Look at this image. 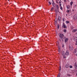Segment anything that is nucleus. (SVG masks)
I'll use <instances>...</instances> for the list:
<instances>
[{"mask_svg":"<svg viewBox=\"0 0 77 77\" xmlns=\"http://www.w3.org/2000/svg\"><path fill=\"white\" fill-rule=\"evenodd\" d=\"M69 49L70 51H72L73 50V47L71 45H69Z\"/></svg>","mask_w":77,"mask_h":77,"instance_id":"obj_1","label":"nucleus"},{"mask_svg":"<svg viewBox=\"0 0 77 77\" xmlns=\"http://www.w3.org/2000/svg\"><path fill=\"white\" fill-rule=\"evenodd\" d=\"M65 54L66 56H68V55H69V51L66 50V52L65 53Z\"/></svg>","mask_w":77,"mask_h":77,"instance_id":"obj_2","label":"nucleus"},{"mask_svg":"<svg viewBox=\"0 0 77 77\" xmlns=\"http://www.w3.org/2000/svg\"><path fill=\"white\" fill-rule=\"evenodd\" d=\"M59 35L60 38H62L63 37V38H64V37H63L64 36V35H63V34H61L60 33H59Z\"/></svg>","mask_w":77,"mask_h":77,"instance_id":"obj_3","label":"nucleus"},{"mask_svg":"<svg viewBox=\"0 0 77 77\" xmlns=\"http://www.w3.org/2000/svg\"><path fill=\"white\" fill-rule=\"evenodd\" d=\"M64 38L65 42L66 43V42L68 41V38H66L65 37H64Z\"/></svg>","mask_w":77,"mask_h":77,"instance_id":"obj_4","label":"nucleus"},{"mask_svg":"<svg viewBox=\"0 0 77 77\" xmlns=\"http://www.w3.org/2000/svg\"><path fill=\"white\" fill-rule=\"evenodd\" d=\"M59 40L60 41V42H63V37H61V38H60V39H59Z\"/></svg>","mask_w":77,"mask_h":77,"instance_id":"obj_5","label":"nucleus"},{"mask_svg":"<svg viewBox=\"0 0 77 77\" xmlns=\"http://www.w3.org/2000/svg\"><path fill=\"white\" fill-rule=\"evenodd\" d=\"M63 27L64 29H66V26L65 25V24L64 23H63Z\"/></svg>","mask_w":77,"mask_h":77,"instance_id":"obj_6","label":"nucleus"},{"mask_svg":"<svg viewBox=\"0 0 77 77\" xmlns=\"http://www.w3.org/2000/svg\"><path fill=\"white\" fill-rule=\"evenodd\" d=\"M69 64H67L66 65L65 67L66 68H69Z\"/></svg>","mask_w":77,"mask_h":77,"instance_id":"obj_7","label":"nucleus"},{"mask_svg":"<svg viewBox=\"0 0 77 77\" xmlns=\"http://www.w3.org/2000/svg\"><path fill=\"white\" fill-rule=\"evenodd\" d=\"M55 20H55V25L56 26L57 24V18H55Z\"/></svg>","mask_w":77,"mask_h":77,"instance_id":"obj_8","label":"nucleus"},{"mask_svg":"<svg viewBox=\"0 0 77 77\" xmlns=\"http://www.w3.org/2000/svg\"><path fill=\"white\" fill-rule=\"evenodd\" d=\"M52 5L54 7L55 6V5L54 4V2H53V0H52Z\"/></svg>","mask_w":77,"mask_h":77,"instance_id":"obj_9","label":"nucleus"},{"mask_svg":"<svg viewBox=\"0 0 77 77\" xmlns=\"http://www.w3.org/2000/svg\"><path fill=\"white\" fill-rule=\"evenodd\" d=\"M74 18L75 20H77V16H74Z\"/></svg>","mask_w":77,"mask_h":77,"instance_id":"obj_10","label":"nucleus"},{"mask_svg":"<svg viewBox=\"0 0 77 77\" xmlns=\"http://www.w3.org/2000/svg\"><path fill=\"white\" fill-rule=\"evenodd\" d=\"M77 31V29H74L72 31V32H75Z\"/></svg>","mask_w":77,"mask_h":77,"instance_id":"obj_11","label":"nucleus"},{"mask_svg":"<svg viewBox=\"0 0 77 77\" xmlns=\"http://www.w3.org/2000/svg\"><path fill=\"white\" fill-rule=\"evenodd\" d=\"M64 51H62V54L63 56H64Z\"/></svg>","mask_w":77,"mask_h":77,"instance_id":"obj_12","label":"nucleus"},{"mask_svg":"<svg viewBox=\"0 0 77 77\" xmlns=\"http://www.w3.org/2000/svg\"><path fill=\"white\" fill-rule=\"evenodd\" d=\"M70 7V6H69V5H68L67 6V9H69Z\"/></svg>","mask_w":77,"mask_h":77,"instance_id":"obj_13","label":"nucleus"},{"mask_svg":"<svg viewBox=\"0 0 77 77\" xmlns=\"http://www.w3.org/2000/svg\"><path fill=\"white\" fill-rule=\"evenodd\" d=\"M58 20L59 21H60V16L58 17Z\"/></svg>","mask_w":77,"mask_h":77,"instance_id":"obj_14","label":"nucleus"},{"mask_svg":"<svg viewBox=\"0 0 77 77\" xmlns=\"http://www.w3.org/2000/svg\"><path fill=\"white\" fill-rule=\"evenodd\" d=\"M75 68H76V69H77V65H76V64H75Z\"/></svg>","mask_w":77,"mask_h":77,"instance_id":"obj_15","label":"nucleus"},{"mask_svg":"<svg viewBox=\"0 0 77 77\" xmlns=\"http://www.w3.org/2000/svg\"><path fill=\"white\" fill-rule=\"evenodd\" d=\"M73 3V2H72V1H71L70 2V5H71V6H72V5Z\"/></svg>","mask_w":77,"mask_h":77,"instance_id":"obj_16","label":"nucleus"},{"mask_svg":"<svg viewBox=\"0 0 77 77\" xmlns=\"http://www.w3.org/2000/svg\"><path fill=\"white\" fill-rule=\"evenodd\" d=\"M55 11L56 12V13H57L58 12V11H59V10H56V9H55Z\"/></svg>","mask_w":77,"mask_h":77,"instance_id":"obj_17","label":"nucleus"},{"mask_svg":"<svg viewBox=\"0 0 77 77\" xmlns=\"http://www.w3.org/2000/svg\"><path fill=\"white\" fill-rule=\"evenodd\" d=\"M74 54H76V50L75 49V50L74 51Z\"/></svg>","mask_w":77,"mask_h":77,"instance_id":"obj_18","label":"nucleus"},{"mask_svg":"<svg viewBox=\"0 0 77 77\" xmlns=\"http://www.w3.org/2000/svg\"><path fill=\"white\" fill-rule=\"evenodd\" d=\"M60 26H59V25H57V29H59V27H60Z\"/></svg>","mask_w":77,"mask_h":77,"instance_id":"obj_19","label":"nucleus"},{"mask_svg":"<svg viewBox=\"0 0 77 77\" xmlns=\"http://www.w3.org/2000/svg\"><path fill=\"white\" fill-rule=\"evenodd\" d=\"M69 11H70L67 10L66 11V12L67 13H69Z\"/></svg>","mask_w":77,"mask_h":77,"instance_id":"obj_20","label":"nucleus"},{"mask_svg":"<svg viewBox=\"0 0 77 77\" xmlns=\"http://www.w3.org/2000/svg\"><path fill=\"white\" fill-rule=\"evenodd\" d=\"M64 32H66V29H64L63 30Z\"/></svg>","mask_w":77,"mask_h":77,"instance_id":"obj_21","label":"nucleus"},{"mask_svg":"<svg viewBox=\"0 0 77 77\" xmlns=\"http://www.w3.org/2000/svg\"><path fill=\"white\" fill-rule=\"evenodd\" d=\"M66 23H69V21H66Z\"/></svg>","mask_w":77,"mask_h":77,"instance_id":"obj_22","label":"nucleus"},{"mask_svg":"<svg viewBox=\"0 0 77 77\" xmlns=\"http://www.w3.org/2000/svg\"><path fill=\"white\" fill-rule=\"evenodd\" d=\"M60 9H61V10H62V9H63V8H62V7H60Z\"/></svg>","mask_w":77,"mask_h":77,"instance_id":"obj_23","label":"nucleus"},{"mask_svg":"<svg viewBox=\"0 0 77 77\" xmlns=\"http://www.w3.org/2000/svg\"><path fill=\"white\" fill-rule=\"evenodd\" d=\"M69 68H72V66H70Z\"/></svg>","mask_w":77,"mask_h":77,"instance_id":"obj_24","label":"nucleus"},{"mask_svg":"<svg viewBox=\"0 0 77 77\" xmlns=\"http://www.w3.org/2000/svg\"><path fill=\"white\" fill-rule=\"evenodd\" d=\"M56 8H59V6H58V5H56Z\"/></svg>","mask_w":77,"mask_h":77,"instance_id":"obj_25","label":"nucleus"},{"mask_svg":"<svg viewBox=\"0 0 77 77\" xmlns=\"http://www.w3.org/2000/svg\"><path fill=\"white\" fill-rule=\"evenodd\" d=\"M62 1L61 0H60L59 1V3H61V2Z\"/></svg>","mask_w":77,"mask_h":77,"instance_id":"obj_26","label":"nucleus"},{"mask_svg":"<svg viewBox=\"0 0 77 77\" xmlns=\"http://www.w3.org/2000/svg\"><path fill=\"white\" fill-rule=\"evenodd\" d=\"M60 70H60H61V66H60V69H59Z\"/></svg>","mask_w":77,"mask_h":77,"instance_id":"obj_27","label":"nucleus"},{"mask_svg":"<svg viewBox=\"0 0 77 77\" xmlns=\"http://www.w3.org/2000/svg\"><path fill=\"white\" fill-rule=\"evenodd\" d=\"M67 75H68V76H71V75H70L69 74H67Z\"/></svg>","mask_w":77,"mask_h":77,"instance_id":"obj_28","label":"nucleus"},{"mask_svg":"<svg viewBox=\"0 0 77 77\" xmlns=\"http://www.w3.org/2000/svg\"><path fill=\"white\" fill-rule=\"evenodd\" d=\"M48 3H49V4H50V5H51V3L50 2H48Z\"/></svg>","mask_w":77,"mask_h":77,"instance_id":"obj_29","label":"nucleus"},{"mask_svg":"<svg viewBox=\"0 0 77 77\" xmlns=\"http://www.w3.org/2000/svg\"><path fill=\"white\" fill-rule=\"evenodd\" d=\"M75 45H77V41L76 42V43L75 44Z\"/></svg>","mask_w":77,"mask_h":77,"instance_id":"obj_30","label":"nucleus"},{"mask_svg":"<svg viewBox=\"0 0 77 77\" xmlns=\"http://www.w3.org/2000/svg\"><path fill=\"white\" fill-rule=\"evenodd\" d=\"M51 11H53V9H52V8H51Z\"/></svg>","mask_w":77,"mask_h":77,"instance_id":"obj_31","label":"nucleus"},{"mask_svg":"<svg viewBox=\"0 0 77 77\" xmlns=\"http://www.w3.org/2000/svg\"><path fill=\"white\" fill-rule=\"evenodd\" d=\"M59 5H60V7H61V4H60Z\"/></svg>","mask_w":77,"mask_h":77,"instance_id":"obj_32","label":"nucleus"},{"mask_svg":"<svg viewBox=\"0 0 77 77\" xmlns=\"http://www.w3.org/2000/svg\"><path fill=\"white\" fill-rule=\"evenodd\" d=\"M62 47H63V48L64 47V45H63Z\"/></svg>","mask_w":77,"mask_h":77,"instance_id":"obj_33","label":"nucleus"},{"mask_svg":"<svg viewBox=\"0 0 77 77\" xmlns=\"http://www.w3.org/2000/svg\"><path fill=\"white\" fill-rule=\"evenodd\" d=\"M57 77H60V75H58Z\"/></svg>","mask_w":77,"mask_h":77,"instance_id":"obj_34","label":"nucleus"},{"mask_svg":"<svg viewBox=\"0 0 77 77\" xmlns=\"http://www.w3.org/2000/svg\"><path fill=\"white\" fill-rule=\"evenodd\" d=\"M63 21L64 22V18L63 19Z\"/></svg>","mask_w":77,"mask_h":77,"instance_id":"obj_35","label":"nucleus"},{"mask_svg":"<svg viewBox=\"0 0 77 77\" xmlns=\"http://www.w3.org/2000/svg\"><path fill=\"white\" fill-rule=\"evenodd\" d=\"M57 10H59V8H57Z\"/></svg>","mask_w":77,"mask_h":77,"instance_id":"obj_36","label":"nucleus"},{"mask_svg":"<svg viewBox=\"0 0 77 77\" xmlns=\"http://www.w3.org/2000/svg\"><path fill=\"white\" fill-rule=\"evenodd\" d=\"M63 58H66V57L64 56V57H63Z\"/></svg>","mask_w":77,"mask_h":77,"instance_id":"obj_37","label":"nucleus"},{"mask_svg":"<svg viewBox=\"0 0 77 77\" xmlns=\"http://www.w3.org/2000/svg\"><path fill=\"white\" fill-rule=\"evenodd\" d=\"M51 9H54V8L53 7L52 8H51Z\"/></svg>","mask_w":77,"mask_h":77,"instance_id":"obj_38","label":"nucleus"},{"mask_svg":"<svg viewBox=\"0 0 77 77\" xmlns=\"http://www.w3.org/2000/svg\"><path fill=\"white\" fill-rule=\"evenodd\" d=\"M56 1H57V3L58 4V2H57V0Z\"/></svg>","mask_w":77,"mask_h":77,"instance_id":"obj_39","label":"nucleus"},{"mask_svg":"<svg viewBox=\"0 0 77 77\" xmlns=\"http://www.w3.org/2000/svg\"><path fill=\"white\" fill-rule=\"evenodd\" d=\"M76 5H74V7H76Z\"/></svg>","mask_w":77,"mask_h":77,"instance_id":"obj_40","label":"nucleus"},{"mask_svg":"<svg viewBox=\"0 0 77 77\" xmlns=\"http://www.w3.org/2000/svg\"><path fill=\"white\" fill-rule=\"evenodd\" d=\"M64 2H66V0H64Z\"/></svg>","mask_w":77,"mask_h":77,"instance_id":"obj_41","label":"nucleus"},{"mask_svg":"<svg viewBox=\"0 0 77 77\" xmlns=\"http://www.w3.org/2000/svg\"><path fill=\"white\" fill-rule=\"evenodd\" d=\"M76 56H77V54H76Z\"/></svg>","mask_w":77,"mask_h":77,"instance_id":"obj_42","label":"nucleus"},{"mask_svg":"<svg viewBox=\"0 0 77 77\" xmlns=\"http://www.w3.org/2000/svg\"><path fill=\"white\" fill-rule=\"evenodd\" d=\"M76 37V38H77V37Z\"/></svg>","mask_w":77,"mask_h":77,"instance_id":"obj_43","label":"nucleus"},{"mask_svg":"<svg viewBox=\"0 0 77 77\" xmlns=\"http://www.w3.org/2000/svg\"><path fill=\"white\" fill-rule=\"evenodd\" d=\"M66 15L67 16V14H66Z\"/></svg>","mask_w":77,"mask_h":77,"instance_id":"obj_44","label":"nucleus"},{"mask_svg":"<svg viewBox=\"0 0 77 77\" xmlns=\"http://www.w3.org/2000/svg\"><path fill=\"white\" fill-rule=\"evenodd\" d=\"M8 0V1H9V0Z\"/></svg>","mask_w":77,"mask_h":77,"instance_id":"obj_45","label":"nucleus"},{"mask_svg":"<svg viewBox=\"0 0 77 77\" xmlns=\"http://www.w3.org/2000/svg\"><path fill=\"white\" fill-rule=\"evenodd\" d=\"M76 40H77V39H76Z\"/></svg>","mask_w":77,"mask_h":77,"instance_id":"obj_46","label":"nucleus"}]
</instances>
